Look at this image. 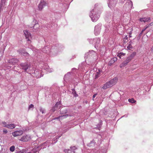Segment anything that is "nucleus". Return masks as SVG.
<instances>
[{"label": "nucleus", "instance_id": "7", "mask_svg": "<svg viewBox=\"0 0 153 153\" xmlns=\"http://www.w3.org/2000/svg\"><path fill=\"white\" fill-rule=\"evenodd\" d=\"M20 65L21 68L24 70L25 71L29 68L30 66V65L27 63H21Z\"/></svg>", "mask_w": 153, "mask_h": 153}, {"label": "nucleus", "instance_id": "16", "mask_svg": "<svg viewBox=\"0 0 153 153\" xmlns=\"http://www.w3.org/2000/svg\"><path fill=\"white\" fill-rule=\"evenodd\" d=\"M102 72V71L100 69H98L97 70V72L94 75V78L95 79L97 78L101 75V74Z\"/></svg>", "mask_w": 153, "mask_h": 153}, {"label": "nucleus", "instance_id": "40", "mask_svg": "<svg viewBox=\"0 0 153 153\" xmlns=\"http://www.w3.org/2000/svg\"><path fill=\"white\" fill-rule=\"evenodd\" d=\"M149 27V26H147L146 25V27L145 28H144V29H143V30H142V31H141V32H140V33H143V32L148 27Z\"/></svg>", "mask_w": 153, "mask_h": 153}, {"label": "nucleus", "instance_id": "15", "mask_svg": "<svg viewBox=\"0 0 153 153\" xmlns=\"http://www.w3.org/2000/svg\"><path fill=\"white\" fill-rule=\"evenodd\" d=\"M57 52V48L55 46H53L50 50V53L54 55H56Z\"/></svg>", "mask_w": 153, "mask_h": 153}, {"label": "nucleus", "instance_id": "29", "mask_svg": "<svg viewBox=\"0 0 153 153\" xmlns=\"http://www.w3.org/2000/svg\"><path fill=\"white\" fill-rule=\"evenodd\" d=\"M5 0H3V1L1 0V3L0 4V12L1 11V6L3 5L5 3Z\"/></svg>", "mask_w": 153, "mask_h": 153}, {"label": "nucleus", "instance_id": "24", "mask_svg": "<svg viewBox=\"0 0 153 153\" xmlns=\"http://www.w3.org/2000/svg\"><path fill=\"white\" fill-rule=\"evenodd\" d=\"M89 56H92V55H96V53L94 51L92 50L90 51H89Z\"/></svg>", "mask_w": 153, "mask_h": 153}, {"label": "nucleus", "instance_id": "20", "mask_svg": "<svg viewBox=\"0 0 153 153\" xmlns=\"http://www.w3.org/2000/svg\"><path fill=\"white\" fill-rule=\"evenodd\" d=\"M16 127V125L14 124H7V128L10 129H12Z\"/></svg>", "mask_w": 153, "mask_h": 153}, {"label": "nucleus", "instance_id": "8", "mask_svg": "<svg viewBox=\"0 0 153 153\" xmlns=\"http://www.w3.org/2000/svg\"><path fill=\"white\" fill-rule=\"evenodd\" d=\"M31 139L30 135H27L23 136L19 140L22 141L27 142L30 140Z\"/></svg>", "mask_w": 153, "mask_h": 153}, {"label": "nucleus", "instance_id": "53", "mask_svg": "<svg viewBox=\"0 0 153 153\" xmlns=\"http://www.w3.org/2000/svg\"><path fill=\"white\" fill-rule=\"evenodd\" d=\"M129 36L130 37H131V34H130L129 35Z\"/></svg>", "mask_w": 153, "mask_h": 153}, {"label": "nucleus", "instance_id": "35", "mask_svg": "<svg viewBox=\"0 0 153 153\" xmlns=\"http://www.w3.org/2000/svg\"><path fill=\"white\" fill-rule=\"evenodd\" d=\"M2 124L3 125V126L4 127H6L7 128V123L6 122H2Z\"/></svg>", "mask_w": 153, "mask_h": 153}, {"label": "nucleus", "instance_id": "46", "mask_svg": "<svg viewBox=\"0 0 153 153\" xmlns=\"http://www.w3.org/2000/svg\"><path fill=\"white\" fill-rule=\"evenodd\" d=\"M93 143H94V140L91 141V142L90 143V144H92Z\"/></svg>", "mask_w": 153, "mask_h": 153}, {"label": "nucleus", "instance_id": "57", "mask_svg": "<svg viewBox=\"0 0 153 153\" xmlns=\"http://www.w3.org/2000/svg\"><path fill=\"white\" fill-rule=\"evenodd\" d=\"M1 58L0 57V61H1Z\"/></svg>", "mask_w": 153, "mask_h": 153}, {"label": "nucleus", "instance_id": "55", "mask_svg": "<svg viewBox=\"0 0 153 153\" xmlns=\"http://www.w3.org/2000/svg\"><path fill=\"white\" fill-rule=\"evenodd\" d=\"M35 23V20H33V23Z\"/></svg>", "mask_w": 153, "mask_h": 153}, {"label": "nucleus", "instance_id": "1", "mask_svg": "<svg viewBox=\"0 0 153 153\" xmlns=\"http://www.w3.org/2000/svg\"><path fill=\"white\" fill-rule=\"evenodd\" d=\"M118 79L117 77H115L111 79L110 81L106 82L102 87V88L105 90L107 88L111 87L115 85L117 82Z\"/></svg>", "mask_w": 153, "mask_h": 153}, {"label": "nucleus", "instance_id": "13", "mask_svg": "<svg viewBox=\"0 0 153 153\" xmlns=\"http://www.w3.org/2000/svg\"><path fill=\"white\" fill-rule=\"evenodd\" d=\"M24 34L26 37V39H27L28 41H30V39L31 38V35L30 33L27 30H25L24 31Z\"/></svg>", "mask_w": 153, "mask_h": 153}, {"label": "nucleus", "instance_id": "10", "mask_svg": "<svg viewBox=\"0 0 153 153\" xmlns=\"http://www.w3.org/2000/svg\"><path fill=\"white\" fill-rule=\"evenodd\" d=\"M23 133V130H19L13 132L12 133V134L14 137H16L22 135Z\"/></svg>", "mask_w": 153, "mask_h": 153}, {"label": "nucleus", "instance_id": "9", "mask_svg": "<svg viewBox=\"0 0 153 153\" xmlns=\"http://www.w3.org/2000/svg\"><path fill=\"white\" fill-rule=\"evenodd\" d=\"M131 60L132 59L129 56L127 57L126 59L120 65V67H122L126 66L127 65L128 63L130 62Z\"/></svg>", "mask_w": 153, "mask_h": 153}, {"label": "nucleus", "instance_id": "48", "mask_svg": "<svg viewBox=\"0 0 153 153\" xmlns=\"http://www.w3.org/2000/svg\"><path fill=\"white\" fill-rule=\"evenodd\" d=\"M97 95V94H94L93 96V98H94Z\"/></svg>", "mask_w": 153, "mask_h": 153}, {"label": "nucleus", "instance_id": "52", "mask_svg": "<svg viewBox=\"0 0 153 153\" xmlns=\"http://www.w3.org/2000/svg\"><path fill=\"white\" fill-rule=\"evenodd\" d=\"M123 3L125 0H120Z\"/></svg>", "mask_w": 153, "mask_h": 153}, {"label": "nucleus", "instance_id": "2", "mask_svg": "<svg viewBox=\"0 0 153 153\" xmlns=\"http://www.w3.org/2000/svg\"><path fill=\"white\" fill-rule=\"evenodd\" d=\"M89 16L93 22L97 21L100 17V14L96 13L94 9L92 10L90 12Z\"/></svg>", "mask_w": 153, "mask_h": 153}, {"label": "nucleus", "instance_id": "51", "mask_svg": "<svg viewBox=\"0 0 153 153\" xmlns=\"http://www.w3.org/2000/svg\"><path fill=\"white\" fill-rule=\"evenodd\" d=\"M151 50L152 51H153V46H152L151 48Z\"/></svg>", "mask_w": 153, "mask_h": 153}, {"label": "nucleus", "instance_id": "43", "mask_svg": "<svg viewBox=\"0 0 153 153\" xmlns=\"http://www.w3.org/2000/svg\"><path fill=\"white\" fill-rule=\"evenodd\" d=\"M35 152L34 151V149H33V150H32V151H31L30 152H27L26 153H34Z\"/></svg>", "mask_w": 153, "mask_h": 153}, {"label": "nucleus", "instance_id": "28", "mask_svg": "<svg viewBox=\"0 0 153 153\" xmlns=\"http://www.w3.org/2000/svg\"><path fill=\"white\" fill-rule=\"evenodd\" d=\"M71 116V115H70V114H66L65 115H62L61 116H59V118H60V117H63L64 118H65L67 117L68 116Z\"/></svg>", "mask_w": 153, "mask_h": 153}, {"label": "nucleus", "instance_id": "14", "mask_svg": "<svg viewBox=\"0 0 153 153\" xmlns=\"http://www.w3.org/2000/svg\"><path fill=\"white\" fill-rule=\"evenodd\" d=\"M17 51L24 56H28L29 55L28 53L25 52L24 49H20Z\"/></svg>", "mask_w": 153, "mask_h": 153}, {"label": "nucleus", "instance_id": "49", "mask_svg": "<svg viewBox=\"0 0 153 153\" xmlns=\"http://www.w3.org/2000/svg\"><path fill=\"white\" fill-rule=\"evenodd\" d=\"M121 54H122V56H125V54H126V53H121Z\"/></svg>", "mask_w": 153, "mask_h": 153}, {"label": "nucleus", "instance_id": "12", "mask_svg": "<svg viewBox=\"0 0 153 153\" xmlns=\"http://www.w3.org/2000/svg\"><path fill=\"white\" fill-rule=\"evenodd\" d=\"M133 6V3L131 1L128 0L126 3L124 5V6L129 9L131 8Z\"/></svg>", "mask_w": 153, "mask_h": 153}, {"label": "nucleus", "instance_id": "23", "mask_svg": "<svg viewBox=\"0 0 153 153\" xmlns=\"http://www.w3.org/2000/svg\"><path fill=\"white\" fill-rule=\"evenodd\" d=\"M67 110L66 109H61L60 111L61 114H65L67 113Z\"/></svg>", "mask_w": 153, "mask_h": 153}, {"label": "nucleus", "instance_id": "4", "mask_svg": "<svg viewBox=\"0 0 153 153\" xmlns=\"http://www.w3.org/2000/svg\"><path fill=\"white\" fill-rule=\"evenodd\" d=\"M109 2L108 3L109 7L111 9L115 7L117 2V0H109Z\"/></svg>", "mask_w": 153, "mask_h": 153}, {"label": "nucleus", "instance_id": "47", "mask_svg": "<svg viewBox=\"0 0 153 153\" xmlns=\"http://www.w3.org/2000/svg\"><path fill=\"white\" fill-rule=\"evenodd\" d=\"M153 25V23L152 22V23H150L148 26H149V27L150 26H152V25Z\"/></svg>", "mask_w": 153, "mask_h": 153}, {"label": "nucleus", "instance_id": "26", "mask_svg": "<svg viewBox=\"0 0 153 153\" xmlns=\"http://www.w3.org/2000/svg\"><path fill=\"white\" fill-rule=\"evenodd\" d=\"M100 42V39L99 38H97L95 39H94V42H96V44L97 45L98 44H99Z\"/></svg>", "mask_w": 153, "mask_h": 153}, {"label": "nucleus", "instance_id": "42", "mask_svg": "<svg viewBox=\"0 0 153 153\" xmlns=\"http://www.w3.org/2000/svg\"><path fill=\"white\" fill-rule=\"evenodd\" d=\"M33 107H34V105H33V104H30V105H29V109H30V108H33Z\"/></svg>", "mask_w": 153, "mask_h": 153}, {"label": "nucleus", "instance_id": "38", "mask_svg": "<svg viewBox=\"0 0 153 153\" xmlns=\"http://www.w3.org/2000/svg\"><path fill=\"white\" fill-rule=\"evenodd\" d=\"M89 54H90V53H89V52H87V53H86L85 54V57H88V56L89 57L90 56H89Z\"/></svg>", "mask_w": 153, "mask_h": 153}, {"label": "nucleus", "instance_id": "27", "mask_svg": "<svg viewBox=\"0 0 153 153\" xmlns=\"http://www.w3.org/2000/svg\"><path fill=\"white\" fill-rule=\"evenodd\" d=\"M35 23H36L34 25V26H33L32 27H33V28L34 29H37V28H39V24L36 23V22Z\"/></svg>", "mask_w": 153, "mask_h": 153}, {"label": "nucleus", "instance_id": "25", "mask_svg": "<svg viewBox=\"0 0 153 153\" xmlns=\"http://www.w3.org/2000/svg\"><path fill=\"white\" fill-rule=\"evenodd\" d=\"M128 101L129 102H131L132 103H134L136 102V101L134 99L132 98L131 99H128Z\"/></svg>", "mask_w": 153, "mask_h": 153}, {"label": "nucleus", "instance_id": "50", "mask_svg": "<svg viewBox=\"0 0 153 153\" xmlns=\"http://www.w3.org/2000/svg\"><path fill=\"white\" fill-rule=\"evenodd\" d=\"M124 39H128V37L127 36H126L124 38Z\"/></svg>", "mask_w": 153, "mask_h": 153}, {"label": "nucleus", "instance_id": "11", "mask_svg": "<svg viewBox=\"0 0 153 153\" xmlns=\"http://www.w3.org/2000/svg\"><path fill=\"white\" fill-rule=\"evenodd\" d=\"M76 149V148L74 146L70 148V149H64V152L66 153H75V150Z\"/></svg>", "mask_w": 153, "mask_h": 153}, {"label": "nucleus", "instance_id": "41", "mask_svg": "<svg viewBox=\"0 0 153 153\" xmlns=\"http://www.w3.org/2000/svg\"><path fill=\"white\" fill-rule=\"evenodd\" d=\"M142 33H139V35H138V37H137V39H140V37H141V35H142Z\"/></svg>", "mask_w": 153, "mask_h": 153}, {"label": "nucleus", "instance_id": "32", "mask_svg": "<svg viewBox=\"0 0 153 153\" xmlns=\"http://www.w3.org/2000/svg\"><path fill=\"white\" fill-rule=\"evenodd\" d=\"M15 149V147L14 146H11L10 148V151L11 152L14 151Z\"/></svg>", "mask_w": 153, "mask_h": 153}, {"label": "nucleus", "instance_id": "22", "mask_svg": "<svg viewBox=\"0 0 153 153\" xmlns=\"http://www.w3.org/2000/svg\"><path fill=\"white\" fill-rule=\"evenodd\" d=\"M136 52H133L132 53L130 54L129 56L132 59H133L134 57L136 56Z\"/></svg>", "mask_w": 153, "mask_h": 153}, {"label": "nucleus", "instance_id": "6", "mask_svg": "<svg viewBox=\"0 0 153 153\" xmlns=\"http://www.w3.org/2000/svg\"><path fill=\"white\" fill-rule=\"evenodd\" d=\"M45 1L46 0H41L38 6L39 10H42L43 8L46 5V3Z\"/></svg>", "mask_w": 153, "mask_h": 153}, {"label": "nucleus", "instance_id": "34", "mask_svg": "<svg viewBox=\"0 0 153 153\" xmlns=\"http://www.w3.org/2000/svg\"><path fill=\"white\" fill-rule=\"evenodd\" d=\"M47 47H45L42 49V51L44 53H47Z\"/></svg>", "mask_w": 153, "mask_h": 153}, {"label": "nucleus", "instance_id": "3", "mask_svg": "<svg viewBox=\"0 0 153 153\" xmlns=\"http://www.w3.org/2000/svg\"><path fill=\"white\" fill-rule=\"evenodd\" d=\"M61 103L60 102H57L55 106L50 111V112H54L56 110L59 109L61 107Z\"/></svg>", "mask_w": 153, "mask_h": 153}, {"label": "nucleus", "instance_id": "5", "mask_svg": "<svg viewBox=\"0 0 153 153\" xmlns=\"http://www.w3.org/2000/svg\"><path fill=\"white\" fill-rule=\"evenodd\" d=\"M102 24H99L96 25L94 28V33L96 35H97L99 34L101 29Z\"/></svg>", "mask_w": 153, "mask_h": 153}, {"label": "nucleus", "instance_id": "19", "mask_svg": "<svg viewBox=\"0 0 153 153\" xmlns=\"http://www.w3.org/2000/svg\"><path fill=\"white\" fill-rule=\"evenodd\" d=\"M150 20V18H141L140 19V21L141 22H149Z\"/></svg>", "mask_w": 153, "mask_h": 153}, {"label": "nucleus", "instance_id": "17", "mask_svg": "<svg viewBox=\"0 0 153 153\" xmlns=\"http://www.w3.org/2000/svg\"><path fill=\"white\" fill-rule=\"evenodd\" d=\"M8 62L11 64H14L17 63L18 62V60L17 59L12 58L10 59L8 61Z\"/></svg>", "mask_w": 153, "mask_h": 153}, {"label": "nucleus", "instance_id": "33", "mask_svg": "<svg viewBox=\"0 0 153 153\" xmlns=\"http://www.w3.org/2000/svg\"><path fill=\"white\" fill-rule=\"evenodd\" d=\"M127 48L128 50H131V49L132 48V47L131 46V45L130 44L127 46Z\"/></svg>", "mask_w": 153, "mask_h": 153}, {"label": "nucleus", "instance_id": "37", "mask_svg": "<svg viewBox=\"0 0 153 153\" xmlns=\"http://www.w3.org/2000/svg\"><path fill=\"white\" fill-rule=\"evenodd\" d=\"M29 48L31 49L33 51H35L36 49L34 47H33L32 45L30 46Z\"/></svg>", "mask_w": 153, "mask_h": 153}, {"label": "nucleus", "instance_id": "39", "mask_svg": "<svg viewBox=\"0 0 153 153\" xmlns=\"http://www.w3.org/2000/svg\"><path fill=\"white\" fill-rule=\"evenodd\" d=\"M122 56L121 52L118 53L117 54V56L119 57L120 59L121 58V56Z\"/></svg>", "mask_w": 153, "mask_h": 153}, {"label": "nucleus", "instance_id": "31", "mask_svg": "<svg viewBox=\"0 0 153 153\" xmlns=\"http://www.w3.org/2000/svg\"><path fill=\"white\" fill-rule=\"evenodd\" d=\"M72 94L75 97H77L78 96V95L76 94V92L75 90H74V91L72 92Z\"/></svg>", "mask_w": 153, "mask_h": 153}, {"label": "nucleus", "instance_id": "44", "mask_svg": "<svg viewBox=\"0 0 153 153\" xmlns=\"http://www.w3.org/2000/svg\"><path fill=\"white\" fill-rule=\"evenodd\" d=\"M3 132L5 133L6 134L7 133V131L6 129H4L3 130Z\"/></svg>", "mask_w": 153, "mask_h": 153}, {"label": "nucleus", "instance_id": "54", "mask_svg": "<svg viewBox=\"0 0 153 153\" xmlns=\"http://www.w3.org/2000/svg\"><path fill=\"white\" fill-rule=\"evenodd\" d=\"M72 90L73 91H74V90H75V89L74 88H73L72 89Z\"/></svg>", "mask_w": 153, "mask_h": 153}, {"label": "nucleus", "instance_id": "36", "mask_svg": "<svg viewBox=\"0 0 153 153\" xmlns=\"http://www.w3.org/2000/svg\"><path fill=\"white\" fill-rule=\"evenodd\" d=\"M89 42L90 44H93L94 42V39H88Z\"/></svg>", "mask_w": 153, "mask_h": 153}, {"label": "nucleus", "instance_id": "21", "mask_svg": "<svg viewBox=\"0 0 153 153\" xmlns=\"http://www.w3.org/2000/svg\"><path fill=\"white\" fill-rule=\"evenodd\" d=\"M61 136V135L57 137H55L53 138L52 139V144H54L56 143L57 141V139H59Z\"/></svg>", "mask_w": 153, "mask_h": 153}, {"label": "nucleus", "instance_id": "30", "mask_svg": "<svg viewBox=\"0 0 153 153\" xmlns=\"http://www.w3.org/2000/svg\"><path fill=\"white\" fill-rule=\"evenodd\" d=\"M39 110L42 112V114L45 113V109L42 108L41 107L39 108Z\"/></svg>", "mask_w": 153, "mask_h": 153}, {"label": "nucleus", "instance_id": "56", "mask_svg": "<svg viewBox=\"0 0 153 153\" xmlns=\"http://www.w3.org/2000/svg\"><path fill=\"white\" fill-rule=\"evenodd\" d=\"M129 34H131V32H130V33H129Z\"/></svg>", "mask_w": 153, "mask_h": 153}, {"label": "nucleus", "instance_id": "18", "mask_svg": "<svg viewBox=\"0 0 153 153\" xmlns=\"http://www.w3.org/2000/svg\"><path fill=\"white\" fill-rule=\"evenodd\" d=\"M117 60L116 57H114L111 59V60L109 61L108 65L109 66L111 65L115 61Z\"/></svg>", "mask_w": 153, "mask_h": 153}, {"label": "nucleus", "instance_id": "45", "mask_svg": "<svg viewBox=\"0 0 153 153\" xmlns=\"http://www.w3.org/2000/svg\"><path fill=\"white\" fill-rule=\"evenodd\" d=\"M53 70L52 69H48V72H52Z\"/></svg>", "mask_w": 153, "mask_h": 153}]
</instances>
